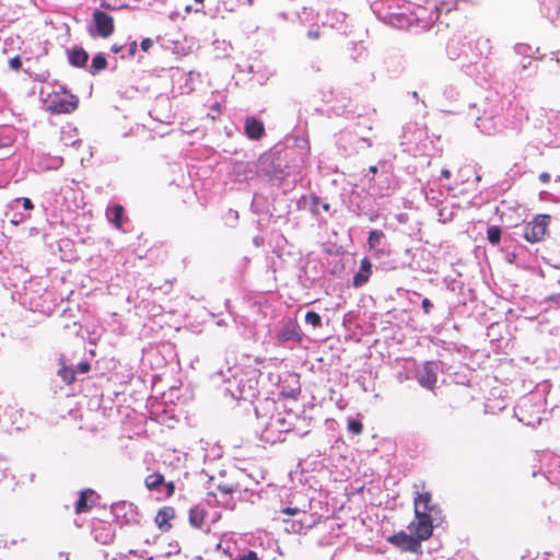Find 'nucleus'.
I'll use <instances>...</instances> for the list:
<instances>
[{"mask_svg": "<svg viewBox=\"0 0 560 560\" xmlns=\"http://www.w3.org/2000/svg\"><path fill=\"white\" fill-rule=\"evenodd\" d=\"M384 237V233L382 231H378V230H373L370 232V235H369V245L371 248H376L382 240Z\"/></svg>", "mask_w": 560, "mask_h": 560, "instance_id": "nucleus-15", "label": "nucleus"}, {"mask_svg": "<svg viewBox=\"0 0 560 560\" xmlns=\"http://www.w3.org/2000/svg\"><path fill=\"white\" fill-rule=\"evenodd\" d=\"M120 49H121V47H120V46H119V47H118V46H113V48H112V50H113L114 52H118V51H120Z\"/></svg>", "mask_w": 560, "mask_h": 560, "instance_id": "nucleus-35", "label": "nucleus"}, {"mask_svg": "<svg viewBox=\"0 0 560 560\" xmlns=\"http://www.w3.org/2000/svg\"><path fill=\"white\" fill-rule=\"evenodd\" d=\"M308 508V503L306 501H304L302 504L300 505H295V506H287L285 509H283L281 511V513L288 515V516H301V515H305L306 514V510Z\"/></svg>", "mask_w": 560, "mask_h": 560, "instance_id": "nucleus-13", "label": "nucleus"}, {"mask_svg": "<svg viewBox=\"0 0 560 560\" xmlns=\"http://www.w3.org/2000/svg\"><path fill=\"white\" fill-rule=\"evenodd\" d=\"M556 182H560V176H557V177H556Z\"/></svg>", "mask_w": 560, "mask_h": 560, "instance_id": "nucleus-41", "label": "nucleus"}, {"mask_svg": "<svg viewBox=\"0 0 560 560\" xmlns=\"http://www.w3.org/2000/svg\"><path fill=\"white\" fill-rule=\"evenodd\" d=\"M422 307L424 310V313L428 314L430 312V308L432 307V304H431L429 299L425 298V299L422 300Z\"/></svg>", "mask_w": 560, "mask_h": 560, "instance_id": "nucleus-28", "label": "nucleus"}, {"mask_svg": "<svg viewBox=\"0 0 560 560\" xmlns=\"http://www.w3.org/2000/svg\"><path fill=\"white\" fill-rule=\"evenodd\" d=\"M370 172L375 174L377 172V167L376 166H371L370 167Z\"/></svg>", "mask_w": 560, "mask_h": 560, "instance_id": "nucleus-36", "label": "nucleus"}, {"mask_svg": "<svg viewBox=\"0 0 560 560\" xmlns=\"http://www.w3.org/2000/svg\"><path fill=\"white\" fill-rule=\"evenodd\" d=\"M206 516V511L200 506H194L189 511V523L196 528H201Z\"/></svg>", "mask_w": 560, "mask_h": 560, "instance_id": "nucleus-9", "label": "nucleus"}, {"mask_svg": "<svg viewBox=\"0 0 560 560\" xmlns=\"http://www.w3.org/2000/svg\"><path fill=\"white\" fill-rule=\"evenodd\" d=\"M69 61L75 67H81L88 61V54L83 49H72L68 54Z\"/></svg>", "mask_w": 560, "mask_h": 560, "instance_id": "nucleus-12", "label": "nucleus"}, {"mask_svg": "<svg viewBox=\"0 0 560 560\" xmlns=\"http://www.w3.org/2000/svg\"><path fill=\"white\" fill-rule=\"evenodd\" d=\"M152 40L150 38H145L141 42V48L147 51L152 46Z\"/></svg>", "mask_w": 560, "mask_h": 560, "instance_id": "nucleus-27", "label": "nucleus"}, {"mask_svg": "<svg viewBox=\"0 0 560 560\" xmlns=\"http://www.w3.org/2000/svg\"><path fill=\"white\" fill-rule=\"evenodd\" d=\"M245 131L250 139H259L265 131L264 124L256 118H247L245 121Z\"/></svg>", "mask_w": 560, "mask_h": 560, "instance_id": "nucleus-6", "label": "nucleus"}, {"mask_svg": "<svg viewBox=\"0 0 560 560\" xmlns=\"http://www.w3.org/2000/svg\"><path fill=\"white\" fill-rule=\"evenodd\" d=\"M94 494H95L94 491L91 490V489H86V490L81 491L80 498H79V500L77 501V504H75V512L77 513L86 512L89 510L88 502L90 500H92Z\"/></svg>", "mask_w": 560, "mask_h": 560, "instance_id": "nucleus-11", "label": "nucleus"}, {"mask_svg": "<svg viewBox=\"0 0 560 560\" xmlns=\"http://www.w3.org/2000/svg\"><path fill=\"white\" fill-rule=\"evenodd\" d=\"M45 105L52 113H71L77 108L78 100L63 91L61 93L54 91L52 94H47Z\"/></svg>", "mask_w": 560, "mask_h": 560, "instance_id": "nucleus-2", "label": "nucleus"}, {"mask_svg": "<svg viewBox=\"0 0 560 560\" xmlns=\"http://www.w3.org/2000/svg\"><path fill=\"white\" fill-rule=\"evenodd\" d=\"M488 240L491 244H498L500 242V238H501V231L498 226H490L488 229Z\"/></svg>", "mask_w": 560, "mask_h": 560, "instance_id": "nucleus-19", "label": "nucleus"}, {"mask_svg": "<svg viewBox=\"0 0 560 560\" xmlns=\"http://www.w3.org/2000/svg\"><path fill=\"white\" fill-rule=\"evenodd\" d=\"M241 396L243 398H245V399L249 398V397H254L255 396V392H254V389L252 387H249L248 390H245V388H242L241 389Z\"/></svg>", "mask_w": 560, "mask_h": 560, "instance_id": "nucleus-24", "label": "nucleus"}, {"mask_svg": "<svg viewBox=\"0 0 560 560\" xmlns=\"http://www.w3.org/2000/svg\"><path fill=\"white\" fill-rule=\"evenodd\" d=\"M441 173H442V176L445 178H450V176H451V172L446 168H443Z\"/></svg>", "mask_w": 560, "mask_h": 560, "instance_id": "nucleus-34", "label": "nucleus"}, {"mask_svg": "<svg viewBox=\"0 0 560 560\" xmlns=\"http://www.w3.org/2000/svg\"><path fill=\"white\" fill-rule=\"evenodd\" d=\"M221 490L224 492V493H230L233 491V488L231 486H224V487H221Z\"/></svg>", "mask_w": 560, "mask_h": 560, "instance_id": "nucleus-33", "label": "nucleus"}, {"mask_svg": "<svg viewBox=\"0 0 560 560\" xmlns=\"http://www.w3.org/2000/svg\"><path fill=\"white\" fill-rule=\"evenodd\" d=\"M124 208L119 205H114L108 207L106 210V217L109 222L114 223L116 228H121V217H122Z\"/></svg>", "mask_w": 560, "mask_h": 560, "instance_id": "nucleus-10", "label": "nucleus"}, {"mask_svg": "<svg viewBox=\"0 0 560 560\" xmlns=\"http://www.w3.org/2000/svg\"><path fill=\"white\" fill-rule=\"evenodd\" d=\"M103 7L110 8V4L106 3L105 1L102 3Z\"/></svg>", "mask_w": 560, "mask_h": 560, "instance_id": "nucleus-39", "label": "nucleus"}, {"mask_svg": "<svg viewBox=\"0 0 560 560\" xmlns=\"http://www.w3.org/2000/svg\"><path fill=\"white\" fill-rule=\"evenodd\" d=\"M95 27L100 36L108 37L114 32V20L110 15L102 11H95L93 14Z\"/></svg>", "mask_w": 560, "mask_h": 560, "instance_id": "nucleus-5", "label": "nucleus"}, {"mask_svg": "<svg viewBox=\"0 0 560 560\" xmlns=\"http://www.w3.org/2000/svg\"><path fill=\"white\" fill-rule=\"evenodd\" d=\"M106 65H107L106 59L102 55H96L92 60L91 71L93 73H96V72L105 69Z\"/></svg>", "mask_w": 560, "mask_h": 560, "instance_id": "nucleus-16", "label": "nucleus"}, {"mask_svg": "<svg viewBox=\"0 0 560 560\" xmlns=\"http://www.w3.org/2000/svg\"><path fill=\"white\" fill-rule=\"evenodd\" d=\"M550 300L558 306L560 307V294H555L552 296H550Z\"/></svg>", "mask_w": 560, "mask_h": 560, "instance_id": "nucleus-30", "label": "nucleus"}, {"mask_svg": "<svg viewBox=\"0 0 560 560\" xmlns=\"http://www.w3.org/2000/svg\"><path fill=\"white\" fill-rule=\"evenodd\" d=\"M400 537H401V538H407L406 534H400V535L395 536V539H398V538H400Z\"/></svg>", "mask_w": 560, "mask_h": 560, "instance_id": "nucleus-37", "label": "nucleus"}, {"mask_svg": "<svg viewBox=\"0 0 560 560\" xmlns=\"http://www.w3.org/2000/svg\"><path fill=\"white\" fill-rule=\"evenodd\" d=\"M249 4H253V0H247Z\"/></svg>", "mask_w": 560, "mask_h": 560, "instance_id": "nucleus-43", "label": "nucleus"}, {"mask_svg": "<svg viewBox=\"0 0 560 560\" xmlns=\"http://www.w3.org/2000/svg\"><path fill=\"white\" fill-rule=\"evenodd\" d=\"M539 180L542 183H548L550 180V174L544 172L539 175Z\"/></svg>", "mask_w": 560, "mask_h": 560, "instance_id": "nucleus-29", "label": "nucleus"}, {"mask_svg": "<svg viewBox=\"0 0 560 560\" xmlns=\"http://www.w3.org/2000/svg\"><path fill=\"white\" fill-rule=\"evenodd\" d=\"M79 368H80V371H81V372L85 373V372H88V371H89L90 365H89L88 363H83V364H80V366H79Z\"/></svg>", "mask_w": 560, "mask_h": 560, "instance_id": "nucleus-31", "label": "nucleus"}, {"mask_svg": "<svg viewBox=\"0 0 560 560\" xmlns=\"http://www.w3.org/2000/svg\"><path fill=\"white\" fill-rule=\"evenodd\" d=\"M195 1H196V2H200V3H201V2H203V0H195Z\"/></svg>", "mask_w": 560, "mask_h": 560, "instance_id": "nucleus-42", "label": "nucleus"}, {"mask_svg": "<svg viewBox=\"0 0 560 560\" xmlns=\"http://www.w3.org/2000/svg\"><path fill=\"white\" fill-rule=\"evenodd\" d=\"M237 560H258L257 556L255 552L253 551H249L248 553L242 556L241 558H238Z\"/></svg>", "mask_w": 560, "mask_h": 560, "instance_id": "nucleus-25", "label": "nucleus"}, {"mask_svg": "<svg viewBox=\"0 0 560 560\" xmlns=\"http://www.w3.org/2000/svg\"><path fill=\"white\" fill-rule=\"evenodd\" d=\"M175 515V511L173 508L166 506L161 509L155 516V523L162 530H167L170 525V520H172Z\"/></svg>", "mask_w": 560, "mask_h": 560, "instance_id": "nucleus-7", "label": "nucleus"}, {"mask_svg": "<svg viewBox=\"0 0 560 560\" xmlns=\"http://www.w3.org/2000/svg\"><path fill=\"white\" fill-rule=\"evenodd\" d=\"M9 63L10 67L15 70H18L21 67V60L18 57L12 58Z\"/></svg>", "mask_w": 560, "mask_h": 560, "instance_id": "nucleus-26", "label": "nucleus"}, {"mask_svg": "<svg viewBox=\"0 0 560 560\" xmlns=\"http://www.w3.org/2000/svg\"><path fill=\"white\" fill-rule=\"evenodd\" d=\"M439 364L435 362H425L418 371L417 378L425 388H433L438 381Z\"/></svg>", "mask_w": 560, "mask_h": 560, "instance_id": "nucleus-4", "label": "nucleus"}, {"mask_svg": "<svg viewBox=\"0 0 560 560\" xmlns=\"http://www.w3.org/2000/svg\"><path fill=\"white\" fill-rule=\"evenodd\" d=\"M305 322H306V324H308L312 327L316 328V327L320 326L322 318H320V316L317 313L310 311L305 315Z\"/></svg>", "mask_w": 560, "mask_h": 560, "instance_id": "nucleus-17", "label": "nucleus"}, {"mask_svg": "<svg viewBox=\"0 0 560 560\" xmlns=\"http://www.w3.org/2000/svg\"><path fill=\"white\" fill-rule=\"evenodd\" d=\"M26 220V217L24 214H14L11 219V223L13 225H19L20 223L24 222Z\"/></svg>", "mask_w": 560, "mask_h": 560, "instance_id": "nucleus-22", "label": "nucleus"}, {"mask_svg": "<svg viewBox=\"0 0 560 560\" xmlns=\"http://www.w3.org/2000/svg\"><path fill=\"white\" fill-rule=\"evenodd\" d=\"M282 422V418L277 417L276 419H272L270 425L275 427L277 424H280Z\"/></svg>", "mask_w": 560, "mask_h": 560, "instance_id": "nucleus-32", "label": "nucleus"}, {"mask_svg": "<svg viewBox=\"0 0 560 560\" xmlns=\"http://www.w3.org/2000/svg\"><path fill=\"white\" fill-rule=\"evenodd\" d=\"M328 208H329V206H328V205H325V206H324V209H325V210H328Z\"/></svg>", "mask_w": 560, "mask_h": 560, "instance_id": "nucleus-40", "label": "nucleus"}, {"mask_svg": "<svg viewBox=\"0 0 560 560\" xmlns=\"http://www.w3.org/2000/svg\"><path fill=\"white\" fill-rule=\"evenodd\" d=\"M371 268H372L371 262L366 258H364L361 261L359 272L353 278V283L355 287H361L369 280L370 275H371Z\"/></svg>", "mask_w": 560, "mask_h": 560, "instance_id": "nucleus-8", "label": "nucleus"}, {"mask_svg": "<svg viewBox=\"0 0 560 560\" xmlns=\"http://www.w3.org/2000/svg\"><path fill=\"white\" fill-rule=\"evenodd\" d=\"M164 478L161 474H152L145 478V486L149 489H156L162 482Z\"/></svg>", "mask_w": 560, "mask_h": 560, "instance_id": "nucleus-14", "label": "nucleus"}, {"mask_svg": "<svg viewBox=\"0 0 560 560\" xmlns=\"http://www.w3.org/2000/svg\"><path fill=\"white\" fill-rule=\"evenodd\" d=\"M137 47V44L136 43H132V46H131V52H133V50L136 49Z\"/></svg>", "mask_w": 560, "mask_h": 560, "instance_id": "nucleus-38", "label": "nucleus"}, {"mask_svg": "<svg viewBox=\"0 0 560 560\" xmlns=\"http://www.w3.org/2000/svg\"><path fill=\"white\" fill-rule=\"evenodd\" d=\"M442 521L441 510L432 504L431 494L418 493L415 498V520L409 525V530L419 540L431 537L433 527Z\"/></svg>", "mask_w": 560, "mask_h": 560, "instance_id": "nucleus-1", "label": "nucleus"}, {"mask_svg": "<svg viewBox=\"0 0 560 560\" xmlns=\"http://www.w3.org/2000/svg\"><path fill=\"white\" fill-rule=\"evenodd\" d=\"M549 223H550L549 215H547V214L536 215L533 221L525 224L524 237L530 243L540 242L547 232V228H548Z\"/></svg>", "mask_w": 560, "mask_h": 560, "instance_id": "nucleus-3", "label": "nucleus"}, {"mask_svg": "<svg viewBox=\"0 0 560 560\" xmlns=\"http://www.w3.org/2000/svg\"><path fill=\"white\" fill-rule=\"evenodd\" d=\"M348 430L352 432L353 434H360L363 430V425L358 420H349L348 422Z\"/></svg>", "mask_w": 560, "mask_h": 560, "instance_id": "nucleus-21", "label": "nucleus"}, {"mask_svg": "<svg viewBox=\"0 0 560 560\" xmlns=\"http://www.w3.org/2000/svg\"><path fill=\"white\" fill-rule=\"evenodd\" d=\"M319 30L318 28H312L307 32V37L312 40L319 38Z\"/></svg>", "mask_w": 560, "mask_h": 560, "instance_id": "nucleus-23", "label": "nucleus"}, {"mask_svg": "<svg viewBox=\"0 0 560 560\" xmlns=\"http://www.w3.org/2000/svg\"><path fill=\"white\" fill-rule=\"evenodd\" d=\"M283 522L287 524L285 526V530L287 532H292V533H299L302 530L303 528V525H302V520L299 518V520H294L292 522H289L287 518H283Z\"/></svg>", "mask_w": 560, "mask_h": 560, "instance_id": "nucleus-18", "label": "nucleus"}, {"mask_svg": "<svg viewBox=\"0 0 560 560\" xmlns=\"http://www.w3.org/2000/svg\"><path fill=\"white\" fill-rule=\"evenodd\" d=\"M19 202H22V206L25 210H32L34 208V205L30 198H16L10 203V207L14 208V205Z\"/></svg>", "mask_w": 560, "mask_h": 560, "instance_id": "nucleus-20", "label": "nucleus"}]
</instances>
